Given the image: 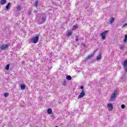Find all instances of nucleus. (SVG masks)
<instances>
[{
	"label": "nucleus",
	"mask_w": 127,
	"mask_h": 127,
	"mask_svg": "<svg viewBox=\"0 0 127 127\" xmlns=\"http://www.w3.org/2000/svg\"><path fill=\"white\" fill-rule=\"evenodd\" d=\"M30 41H31L32 43H37L38 42V40H39V37L38 36H36L35 37L31 38L30 39Z\"/></svg>",
	"instance_id": "1"
},
{
	"label": "nucleus",
	"mask_w": 127,
	"mask_h": 127,
	"mask_svg": "<svg viewBox=\"0 0 127 127\" xmlns=\"http://www.w3.org/2000/svg\"><path fill=\"white\" fill-rule=\"evenodd\" d=\"M117 95H118V91L117 90H115L114 92L111 95V100H115L116 98H117Z\"/></svg>",
	"instance_id": "2"
},
{
	"label": "nucleus",
	"mask_w": 127,
	"mask_h": 127,
	"mask_svg": "<svg viewBox=\"0 0 127 127\" xmlns=\"http://www.w3.org/2000/svg\"><path fill=\"white\" fill-rule=\"evenodd\" d=\"M7 48H8V45L7 44H2L0 46V50H5Z\"/></svg>",
	"instance_id": "3"
},
{
	"label": "nucleus",
	"mask_w": 127,
	"mask_h": 127,
	"mask_svg": "<svg viewBox=\"0 0 127 127\" xmlns=\"http://www.w3.org/2000/svg\"><path fill=\"white\" fill-rule=\"evenodd\" d=\"M109 32V31H105L104 32L102 33H101L100 35L102 36V39L103 40L106 39V35H107V33Z\"/></svg>",
	"instance_id": "4"
},
{
	"label": "nucleus",
	"mask_w": 127,
	"mask_h": 127,
	"mask_svg": "<svg viewBox=\"0 0 127 127\" xmlns=\"http://www.w3.org/2000/svg\"><path fill=\"white\" fill-rule=\"evenodd\" d=\"M123 66H124L125 72L127 73V60L124 61Z\"/></svg>",
	"instance_id": "5"
},
{
	"label": "nucleus",
	"mask_w": 127,
	"mask_h": 127,
	"mask_svg": "<svg viewBox=\"0 0 127 127\" xmlns=\"http://www.w3.org/2000/svg\"><path fill=\"white\" fill-rule=\"evenodd\" d=\"M84 96H85V91H84V90H82L81 92L79 95L78 98V99H81V98H83V97H84Z\"/></svg>",
	"instance_id": "6"
},
{
	"label": "nucleus",
	"mask_w": 127,
	"mask_h": 127,
	"mask_svg": "<svg viewBox=\"0 0 127 127\" xmlns=\"http://www.w3.org/2000/svg\"><path fill=\"white\" fill-rule=\"evenodd\" d=\"M46 19V18L43 17L41 18V21H39V24H42V23H44L45 22V20Z\"/></svg>",
	"instance_id": "7"
},
{
	"label": "nucleus",
	"mask_w": 127,
	"mask_h": 127,
	"mask_svg": "<svg viewBox=\"0 0 127 127\" xmlns=\"http://www.w3.org/2000/svg\"><path fill=\"white\" fill-rule=\"evenodd\" d=\"M93 57H94V54H91L85 58V60H89V59H91V58H93Z\"/></svg>",
	"instance_id": "8"
},
{
	"label": "nucleus",
	"mask_w": 127,
	"mask_h": 127,
	"mask_svg": "<svg viewBox=\"0 0 127 127\" xmlns=\"http://www.w3.org/2000/svg\"><path fill=\"white\" fill-rule=\"evenodd\" d=\"M107 107L108 109H109V111H113V104H108Z\"/></svg>",
	"instance_id": "9"
},
{
	"label": "nucleus",
	"mask_w": 127,
	"mask_h": 127,
	"mask_svg": "<svg viewBox=\"0 0 127 127\" xmlns=\"http://www.w3.org/2000/svg\"><path fill=\"white\" fill-rule=\"evenodd\" d=\"M97 61L101 60L102 59V53H100L98 56L96 58Z\"/></svg>",
	"instance_id": "10"
},
{
	"label": "nucleus",
	"mask_w": 127,
	"mask_h": 127,
	"mask_svg": "<svg viewBox=\"0 0 127 127\" xmlns=\"http://www.w3.org/2000/svg\"><path fill=\"white\" fill-rule=\"evenodd\" d=\"M6 3V0H0V4L1 5H3V4H5Z\"/></svg>",
	"instance_id": "11"
},
{
	"label": "nucleus",
	"mask_w": 127,
	"mask_h": 127,
	"mask_svg": "<svg viewBox=\"0 0 127 127\" xmlns=\"http://www.w3.org/2000/svg\"><path fill=\"white\" fill-rule=\"evenodd\" d=\"M115 21V18H111L110 19V20L109 21V24H113V23Z\"/></svg>",
	"instance_id": "12"
},
{
	"label": "nucleus",
	"mask_w": 127,
	"mask_h": 127,
	"mask_svg": "<svg viewBox=\"0 0 127 127\" xmlns=\"http://www.w3.org/2000/svg\"><path fill=\"white\" fill-rule=\"evenodd\" d=\"M20 87L21 90H23L25 89V84H21Z\"/></svg>",
	"instance_id": "13"
},
{
	"label": "nucleus",
	"mask_w": 127,
	"mask_h": 127,
	"mask_svg": "<svg viewBox=\"0 0 127 127\" xmlns=\"http://www.w3.org/2000/svg\"><path fill=\"white\" fill-rule=\"evenodd\" d=\"M47 113L49 115H51V114H52V109H51L50 108L48 109L47 110Z\"/></svg>",
	"instance_id": "14"
},
{
	"label": "nucleus",
	"mask_w": 127,
	"mask_h": 127,
	"mask_svg": "<svg viewBox=\"0 0 127 127\" xmlns=\"http://www.w3.org/2000/svg\"><path fill=\"white\" fill-rule=\"evenodd\" d=\"M20 10H21V7L20 5H18L17 7L16 11H20Z\"/></svg>",
	"instance_id": "15"
},
{
	"label": "nucleus",
	"mask_w": 127,
	"mask_h": 127,
	"mask_svg": "<svg viewBox=\"0 0 127 127\" xmlns=\"http://www.w3.org/2000/svg\"><path fill=\"white\" fill-rule=\"evenodd\" d=\"M9 6H10V2L8 3V4L6 5V9H9Z\"/></svg>",
	"instance_id": "16"
},
{
	"label": "nucleus",
	"mask_w": 127,
	"mask_h": 127,
	"mask_svg": "<svg viewBox=\"0 0 127 127\" xmlns=\"http://www.w3.org/2000/svg\"><path fill=\"white\" fill-rule=\"evenodd\" d=\"M34 5L36 6V8H37V6H38V1L36 0L34 3Z\"/></svg>",
	"instance_id": "17"
},
{
	"label": "nucleus",
	"mask_w": 127,
	"mask_h": 127,
	"mask_svg": "<svg viewBox=\"0 0 127 127\" xmlns=\"http://www.w3.org/2000/svg\"><path fill=\"white\" fill-rule=\"evenodd\" d=\"M66 79L67 80H72V77H71V76L70 75H67L66 76Z\"/></svg>",
	"instance_id": "18"
},
{
	"label": "nucleus",
	"mask_w": 127,
	"mask_h": 127,
	"mask_svg": "<svg viewBox=\"0 0 127 127\" xmlns=\"http://www.w3.org/2000/svg\"><path fill=\"white\" fill-rule=\"evenodd\" d=\"M77 28H78V26L76 25H74L72 27V30H75V29H77Z\"/></svg>",
	"instance_id": "19"
},
{
	"label": "nucleus",
	"mask_w": 127,
	"mask_h": 127,
	"mask_svg": "<svg viewBox=\"0 0 127 127\" xmlns=\"http://www.w3.org/2000/svg\"><path fill=\"white\" fill-rule=\"evenodd\" d=\"M71 35H72V32L68 31L67 33V36H71Z\"/></svg>",
	"instance_id": "20"
},
{
	"label": "nucleus",
	"mask_w": 127,
	"mask_h": 127,
	"mask_svg": "<svg viewBox=\"0 0 127 127\" xmlns=\"http://www.w3.org/2000/svg\"><path fill=\"white\" fill-rule=\"evenodd\" d=\"M9 66H10L9 64H7V65H6V66H5V69L6 70H8V69H9Z\"/></svg>",
	"instance_id": "21"
},
{
	"label": "nucleus",
	"mask_w": 127,
	"mask_h": 127,
	"mask_svg": "<svg viewBox=\"0 0 127 127\" xmlns=\"http://www.w3.org/2000/svg\"><path fill=\"white\" fill-rule=\"evenodd\" d=\"M124 47H125V45H121L120 46V48L121 50H123L124 49Z\"/></svg>",
	"instance_id": "22"
},
{
	"label": "nucleus",
	"mask_w": 127,
	"mask_h": 127,
	"mask_svg": "<svg viewBox=\"0 0 127 127\" xmlns=\"http://www.w3.org/2000/svg\"><path fill=\"white\" fill-rule=\"evenodd\" d=\"M124 42H127V35H126L125 36V39L124 40Z\"/></svg>",
	"instance_id": "23"
},
{
	"label": "nucleus",
	"mask_w": 127,
	"mask_h": 127,
	"mask_svg": "<svg viewBox=\"0 0 127 127\" xmlns=\"http://www.w3.org/2000/svg\"><path fill=\"white\" fill-rule=\"evenodd\" d=\"M4 97H5V98H6V97H8V93H4Z\"/></svg>",
	"instance_id": "24"
},
{
	"label": "nucleus",
	"mask_w": 127,
	"mask_h": 127,
	"mask_svg": "<svg viewBox=\"0 0 127 127\" xmlns=\"http://www.w3.org/2000/svg\"><path fill=\"white\" fill-rule=\"evenodd\" d=\"M121 108H122V109H125V108H126V106H125V105H124V104H122L121 105Z\"/></svg>",
	"instance_id": "25"
},
{
	"label": "nucleus",
	"mask_w": 127,
	"mask_h": 127,
	"mask_svg": "<svg viewBox=\"0 0 127 127\" xmlns=\"http://www.w3.org/2000/svg\"><path fill=\"white\" fill-rule=\"evenodd\" d=\"M63 86H66V81H64V82L63 83Z\"/></svg>",
	"instance_id": "26"
},
{
	"label": "nucleus",
	"mask_w": 127,
	"mask_h": 127,
	"mask_svg": "<svg viewBox=\"0 0 127 127\" xmlns=\"http://www.w3.org/2000/svg\"><path fill=\"white\" fill-rule=\"evenodd\" d=\"M80 89H81L82 91H84V86H81Z\"/></svg>",
	"instance_id": "27"
},
{
	"label": "nucleus",
	"mask_w": 127,
	"mask_h": 127,
	"mask_svg": "<svg viewBox=\"0 0 127 127\" xmlns=\"http://www.w3.org/2000/svg\"><path fill=\"white\" fill-rule=\"evenodd\" d=\"M126 26H127V23H126L125 24H124V25L123 26V28H125V27H126Z\"/></svg>",
	"instance_id": "28"
},
{
	"label": "nucleus",
	"mask_w": 127,
	"mask_h": 127,
	"mask_svg": "<svg viewBox=\"0 0 127 127\" xmlns=\"http://www.w3.org/2000/svg\"><path fill=\"white\" fill-rule=\"evenodd\" d=\"M79 41V39H78V38H76L75 39V41Z\"/></svg>",
	"instance_id": "29"
},
{
	"label": "nucleus",
	"mask_w": 127,
	"mask_h": 127,
	"mask_svg": "<svg viewBox=\"0 0 127 127\" xmlns=\"http://www.w3.org/2000/svg\"><path fill=\"white\" fill-rule=\"evenodd\" d=\"M34 13H37V11H36V10L35 11H34Z\"/></svg>",
	"instance_id": "30"
},
{
	"label": "nucleus",
	"mask_w": 127,
	"mask_h": 127,
	"mask_svg": "<svg viewBox=\"0 0 127 127\" xmlns=\"http://www.w3.org/2000/svg\"><path fill=\"white\" fill-rule=\"evenodd\" d=\"M56 127H58V126H56Z\"/></svg>",
	"instance_id": "31"
}]
</instances>
